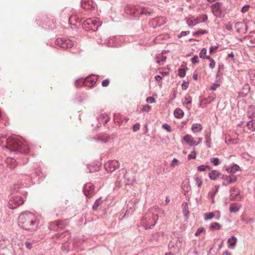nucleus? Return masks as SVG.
Masks as SVG:
<instances>
[{"mask_svg": "<svg viewBox=\"0 0 255 255\" xmlns=\"http://www.w3.org/2000/svg\"><path fill=\"white\" fill-rule=\"evenodd\" d=\"M38 224L36 216L29 211L23 212L20 213L18 216V226L26 231L30 232L36 231Z\"/></svg>", "mask_w": 255, "mask_h": 255, "instance_id": "1", "label": "nucleus"}, {"mask_svg": "<svg viewBox=\"0 0 255 255\" xmlns=\"http://www.w3.org/2000/svg\"><path fill=\"white\" fill-rule=\"evenodd\" d=\"M5 146L10 151L27 153L29 151L27 143L23 139L15 135L7 137Z\"/></svg>", "mask_w": 255, "mask_h": 255, "instance_id": "2", "label": "nucleus"}, {"mask_svg": "<svg viewBox=\"0 0 255 255\" xmlns=\"http://www.w3.org/2000/svg\"><path fill=\"white\" fill-rule=\"evenodd\" d=\"M202 141V137H197L195 139L191 135L187 134L183 137L182 142L192 146L198 145Z\"/></svg>", "mask_w": 255, "mask_h": 255, "instance_id": "3", "label": "nucleus"}, {"mask_svg": "<svg viewBox=\"0 0 255 255\" xmlns=\"http://www.w3.org/2000/svg\"><path fill=\"white\" fill-rule=\"evenodd\" d=\"M23 199L19 196H15L10 198L8 201V207L11 209L16 208L23 204Z\"/></svg>", "mask_w": 255, "mask_h": 255, "instance_id": "4", "label": "nucleus"}, {"mask_svg": "<svg viewBox=\"0 0 255 255\" xmlns=\"http://www.w3.org/2000/svg\"><path fill=\"white\" fill-rule=\"evenodd\" d=\"M55 44L62 48H70L73 46L72 41L65 38H57L55 41Z\"/></svg>", "mask_w": 255, "mask_h": 255, "instance_id": "5", "label": "nucleus"}, {"mask_svg": "<svg viewBox=\"0 0 255 255\" xmlns=\"http://www.w3.org/2000/svg\"><path fill=\"white\" fill-rule=\"evenodd\" d=\"M120 167V163L116 160H110L105 165V168L108 172H113Z\"/></svg>", "mask_w": 255, "mask_h": 255, "instance_id": "6", "label": "nucleus"}, {"mask_svg": "<svg viewBox=\"0 0 255 255\" xmlns=\"http://www.w3.org/2000/svg\"><path fill=\"white\" fill-rule=\"evenodd\" d=\"M98 77L96 75H91L87 77L82 83L86 86L92 87L96 83Z\"/></svg>", "mask_w": 255, "mask_h": 255, "instance_id": "7", "label": "nucleus"}, {"mask_svg": "<svg viewBox=\"0 0 255 255\" xmlns=\"http://www.w3.org/2000/svg\"><path fill=\"white\" fill-rule=\"evenodd\" d=\"M83 191L88 198H91L94 194V186L91 183H88L84 186Z\"/></svg>", "mask_w": 255, "mask_h": 255, "instance_id": "8", "label": "nucleus"}, {"mask_svg": "<svg viewBox=\"0 0 255 255\" xmlns=\"http://www.w3.org/2000/svg\"><path fill=\"white\" fill-rule=\"evenodd\" d=\"M84 25H89V28L95 31L101 24L97 20L89 18L84 21Z\"/></svg>", "mask_w": 255, "mask_h": 255, "instance_id": "9", "label": "nucleus"}, {"mask_svg": "<svg viewBox=\"0 0 255 255\" xmlns=\"http://www.w3.org/2000/svg\"><path fill=\"white\" fill-rule=\"evenodd\" d=\"M222 4L220 2H216L212 5V11L216 16L221 17L222 15Z\"/></svg>", "mask_w": 255, "mask_h": 255, "instance_id": "10", "label": "nucleus"}, {"mask_svg": "<svg viewBox=\"0 0 255 255\" xmlns=\"http://www.w3.org/2000/svg\"><path fill=\"white\" fill-rule=\"evenodd\" d=\"M240 191L238 188H232L230 190V198L231 200H240L241 199Z\"/></svg>", "mask_w": 255, "mask_h": 255, "instance_id": "11", "label": "nucleus"}, {"mask_svg": "<svg viewBox=\"0 0 255 255\" xmlns=\"http://www.w3.org/2000/svg\"><path fill=\"white\" fill-rule=\"evenodd\" d=\"M216 214H217L216 219H219L220 217V213L219 211H215L213 212H209L204 215V219L205 220H210L215 217Z\"/></svg>", "mask_w": 255, "mask_h": 255, "instance_id": "12", "label": "nucleus"}, {"mask_svg": "<svg viewBox=\"0 0 255 255\" xmlns=\"http://www.w3.org/2000/svg\"><path fill=\"white\" fill-rule=\"evenodd\" d=\"M223 179L227 184H229L235 182L237 181V177L235 175L232 174L229 176H224Z\"/></svg>", "mask_w": 255, "mask_h": 255, "instance_id": "13", "label": "nucleus"}, {"mask_svg": "<svg viewBox=\"0 0 255 255\" xmlns=\"http://www.w3.org/2000/svg\"><path fill=\"white\" fill-rule=\"evenodd\" d=\"M158 219V215H152V221L151 222L147 221V224H146L145 228L146 229L148 228H150L151 226H154L157 222Z\"/></svg>", "mask_w": 255, "mask_h": 255, "instance_id": "14", "label": "nucleus"}, {"mask_svg": "<svg viewBox=\"0 0 255 255\" xmlns=\"http://www.w3.org/2000/svg\"><path fill=\"white\" fill-rule=\"evenodd\" d=\"M6 163L7 164V166L10 169H14L17 166L16 161L13 158H7L6 159Z\"/></svg>", "mask_w": 255, "mask_h": 255, "instance_id": "15", "label": "nucleus"}, {"mask_svg": "<svg viewBox=\"0 0 255 255\" xmlns=\"http://www.w3.org/2000/svg\"><path fill=\"white\" fill-rule=\"evenodd\" d=\"M202 128V126L200 124H194L191 127V130L194 133L200 132Z\"/></svg>", "mask_w": 255, "mask_h": 255, "instance_id": "16", "label": "nucleus"}, {"mask_svg": "<svg viewBox=\"0 0 255 255\" xmlns=\"http://www.w3.org/2000/svg\"><path fill=\"white\" fill-rule=\"evenodd\" d=\"M237 243V239L235 236H232L231 238H229L228 240V244H229L228 247L231 249H233Z\"/></svg>", "mask_w": 255, "mask_h": 255, "instance_id": "17", "label": "nucleus"}, {"mask_svg": "<svg viewBox=\"0 0 255 255\" xmlns=\"http://www.w3.org/2000/svg\"><path fill=\"white\" fill-rule=\"evenodd\" d=\"M184 115L183 111L179 108H176L174 111V116L178 119L182 118Z\"/></svg>", "mask_w": 255, "mask_h": 255, "instance_id": "18", "label": "nucleus"}, {"mask_svg": "<svg viewBox=\"0 0 255 255\" xmlns=\"http://www.w3.org/2000/svg\"><path fill=\"white\" fill-rule=\"evenodd\" d=\"M186 22L189 26H193L198 24L196 18L191 17L186 19Z\"/></svg>", "mask_w": 255, "mask_h": 255, "instance_id": "19", "label": "nucleus"}, {"mask_svg": "<svg viewBox=\"0 0 255 255\" xmlns=\"http://www.w3.org/2000/svg\"><path fill=\"white\" fill-rule=\"evenodd\" d=\"M196 184L198 187H200L203 184V180L202 177L198 174H196L194 177Z\"/></svg>", "mask_w": 255, "mask_h": 255, "instance_id": "20", "label": "nucleus"}, {"mask_svg": "<svg viewBox=\"0 0 255 255\" xmlns=\"http://www.w3.org/2000/svg\"><path fill=\"white\" fill-rule=\"evenodd\" d=\"M219 173L216 170H213L209 173V176L212 180H216L219 176Z\"/></svg>", "mask_w": 255, "mask_h": 255, "instance_id": "21", "label": "nucleus"}, {"mask_svg": "<svg viewBox=\"0 0 255 255\" xmlns=\"http://www.w3.org/2000/svg\"><path fill=\"white\" fill-rule=\"evenodd\" d=\"M196 18L198 23H199L200 22H204L207 20L208 16L205 14H203L200 15L199 16L197 17Z\"/></svg>", "mask_w": 255, "mask_h": 255, "instance_id": "22", "label": "nucleus"}, {"mask_svg": "<svg viewBox=\"0 0 255 255\" xmlns=\"http://www.w3.org/2000/svg\"><path fill=\"white\" fill-rule=\"evenodd\" d=\"M240 169V167L235 164L233 165L231 167L227 169L228 173H235L236 172L238 171Z\"/></svg>", "mask_w": 255, "mask_h": 255, "instance_id": "23", "label": "nucleus"}, {"mask_svg": "<svg viewBox=\"0 0 255 255\" xmlns=\"http://www.w3.org/2000/svg\"><path fill=\"white\" fill-rule=\"evenodd\" d=\"M222 227V226L217 222H213L210 224V230H220Z\"/></svg>", "mask_w": 255, "mask_h": 255, "instance_id": "24", "label": "nucleus"}, {"mask_svg": "<svg viewBox=\"0 0 255 255\" xmlns=\"http://www.w3.org/2000/svg\"><path fill=\"white\" fill-rule=\"evenodd\" d=\"M247 127L252 131L255 130V121L251 120L247 123Z\"/></svg>", "mask_w": 255, "mask_h": 255, "instance_id": "25", "label": "nucleus"}, {"mask_svg": "<svg viewBox=\"0 0 255 255\" xmlns=\"http://www.w3.org/2000/svg\"><path fill=\"white\" fill-rule=\"evenodd\" d=\"M226 142L228 144H237L238 142V139L237 138L226 137Z\"/></svg>", "mask_w": 255, "mask_h": 255, "instance_id": "26", "label": "nucleus"}, {"mask_svg": "<svg viewBox=\"0 0 255 255\" xmlns=\"http://www.w3.org/2000/svg\"><path fill=\"white\" fill-rule=\"evenodd\" d=\"M208 32V31L206 30L199 29L196 32H195L193 33V35L194 36H198L201 34H204Z\"/></svg>", "mask_w": 255, "mask_h": 255, "instance_id": "27", "label": "nucleus"}, {"mask_svg": "<svg viewBox=\"0 0 255 255\" xmlns=\"http://www.w3.org/2000/svg\"><path fill=\"white\" fill-rule=\"evenodd\" d=\"M206 58L208 59L210 62L209 64L210 68H211V69H213L214 68H215L216 63L214 59L209 56H206Z\"/></svg>", "mask_w": 255, "mask_h": 255, "instance_id": "28", "label": "nucleus"}, {"mask_svg": "<svg viewBox=\"0 0 255 255\" xmlns=\"http://www.w3.org/2000/svg\"><path fill=\"white\" fill-rule=\"evenodd\" d=\"M166 57L161 56L157 57L156 62L159 63L160 65H162L164 62L166 61Z\"/></svg>", "mask_w": 255, "mask_h": 255, "instance_id": "29", "label": "nucleus"}, {"mask_svg": "<svg viewBox=\"0 0 255 255\" xmlns=\"http://www.w3.org/2000/svg\"><path fill=\"white\" fill-rule=\"evenodd\" d=\"M101 198L98 199L95 202L93 206V209L94 210H97L98 209V208L99 207V206L101 204Z\"/></svg>", "mask_w": 255, "mask_h": 255, "instance_id": "30", "label": "nucleus"}, {"mask_svg": "<svg viewBox=\"0 0 255 255\" xmlns=\"http://www.w3.org/2000/svg\"><path fill=\"white\" fill-rule=\"evenodd\" d=\"M7 138L6 137L5 134H0V144L3 145L4 142L6 143V139Z\"/></svg>", "mask_w": 255, "mask_h": 255, "instance_id": "31", "label": "nucleus"}, {"mask_svg": "<svg viewBox=\"0 0 255 255\" xmlns=\"http://www.w3.org/2000/svg\"><path fill=\"white\" fill-rule=\"evenodd\" d=\"M239 207L235 204L231 205L230 207V211L231 212H236L239 211Z\"/></svg>", "mask_w": 255, "mask_h": 255, "instance_id": "32", "label": "nucleus"}, {"mask_svg": "<svg viewBox=\"0 0 255 255\" xmlns=\"http://www.w3.org/2000/svg\"><path fill=\"white\" fill-rule=\"evenodd\" d=\"M214 191L213 192V193L210 192V193H209V196H210L211 198L213 200V202H214V195L218 191V186H215L214 187Z\"/></svg>", "mask_w": 255, "mask_h": 255, "instance_id": "33", "label": "nucleus"}, {"mask_svg": "<svg viewBox=\"0 0 255 255\" xmlns=\"http://www.w3.org/2000/svg\"><path fill=\"white\" fill-rule=\"evenodd\" d=\"M197 153L194 150L188 155V159H195L196 157Z\"/></svg>", "mask_w": 255, "mask_h": 255, "instance_id": "34", "label": "nucleus"}, {"mask_svg": "<svg viewBox=\"0 0 255 255\" xmlns=\"http://www.w3.org/2000/svg\"><path fill=\"white\" fill-rule=\"evenodd\" d=\"M158 23V25H160L165 23V19L164 17H158L155 19Z\"/></svg>", "mask_w": 255, "mask_h": 255, "instance_id": "35", "label": "nucleus"}, {"mask_svg": "<svg viewBox=\"0 0 255 255\" xmlns=\"http://www.w3.org/2000/svg\"><path fill=\"white\" fill-rule=\"evenodd\" d=\"M210 161L214 164V165L217 166L219 164V159L217 157L211 158Z\"/></svg>", "mask_w": 255, "mask_h": 255, "instance_id": "36", "label": "nucleus"}, {"mask_svg": "<svg viewBox=\"0 0 255 255\" xmlns=\"http://www.w3.org/2000/svg\"><path fill=\"white\" fill-rule=\"evenodd\" d=\"M140 12L141 14H150V11L148 8L142 7L141 8Z\"/></svg>", "mask_w": 255, "mask_h": 255, "instance_id": "37", "label": "nucleus"}, {"mask_svg": "<svg viewBox=\"0 0 255 255\" xmlns=\"http://www.w3.org/2000/svg\"><path fill=\"white\" fill-rule=\"evenodd\" d=\"M178 75L181 77H184L186 75V72L184 69H178Z\"/></svg>", "mask_w": 255, "mask_h": 255, "instance_id": "38", "label": "nucleus"}, {"mask_svg": "<svg viewBox=\"0 0 255 255\" xmlns=\"http://www.w3.org/2000/svg\"><path fill=\"white\" fill-rule=\"evenodd\" d=\"M203 232H204V228L203 227L199 228L195 233V235L198 237Z\"/></svg>", "mask_w": 255, "mask_h": 255, "instance_id": "39", "label": "nucleus"}, {"mask_svg": "<svg viewBox=\"0 0 255 255\" xmlns=\"http://www.w3.org/2000/svg\"><path fill=\"white\" fill-rule=\"evenodd\" d=\"M206 52L207 50L205 48H203L200 53V57L202 58H206V56H205V55L206 54Z\"/></svg>", "mask_w": 255, "mask_h": 255, "instance_id": "40", "label": "nucleus"}, {"mask_svg": "<svg viewBox=\"0 0 255 255\" xmlns=\"http://www.w3.org/2000/svg\"><path fill=\"white\" fill-rule=\"evenodd\" d=\"M178 164V160L176 158H174L171 161V166H172V167H175L176 166H177Z\"/></svg>", "mask_w": 255, "mask_h": 255, "instance_id": "41", "label": "nucleus"}, {"mask_svg": "<svg viewBox=\"0 0 255 255\" xmlns=\"http://www.w3.org/2000/svg\"><path fill=\"white\" fill-rule=\"evenodd\" d=\"M207 168H209V167L206 165H200L198 167V170L199 171H205L206 170Z\"/></svg>", "mask_w": 255, "mask_h": 255, "instance_id": "42", "label": "nucleus"}, {"mask_svg": "<svg viewBox=\"0 0 255 255\" xmlns=\"http://www.w3.org/2000/svg\"><path fill=\"white\" fill-rule=\"evenodd\" d=\"M162 128L166 129L168 132H171V128L169 125H168L167 124H164L162 125Z\"/></svg>", "mask_w": 255, "mask_h": 255, "instance_id": "43", "label": "nucleus"}, {"mask_svg": "<svg viewBox=\"0 0 255 255\" xmlns=\"http://www.w3.org/2000/svg\"><path fill=\"white\" fill-rule=\"evenodd\" d=\"M155 80L158 82V85L161 86L162 84V77L159 75L155 76Z\"/></svg>", "mask_w": 255, "mask_h": 255, "instance_id": "44", "label": "nucleus"}, {"mask_svg": "<svg viewBox=\"0 0 255 255\" xmlns=\"http://www.w3.org/2000/svg\"><path fill=\"white\" fill-rule=\"evenodd\" d=\"M110 84V80L107 79L104 81H103L102 83V85L103 87H107Z\"/></svg>", "mask_w": 255, "mask_h": 255, "instance_id": "45", "label": "nucleus"}, {"mask_svg": "<svg viewBox=\"0 0 255 255\" xmlns=\"http://www.w3.org/2000/svg\"><path fill=\"white\" fill-rule=\"evenodd\" d=\"M151 110V107L148 105H145L143 106L142 108V111H145L146 112H149Z\"/></svg>", "mask_w": 255, "mask_h": 255, "instance_id": "46", "label": "nucleus"}, {"mask_svg": "<svg viewBox=\"0 0 255 255\" xmlns=\"http://www.w3.org/2000/svg\"><path fill=\"white\" fill-rule=\"evenodd\" d=\"M146 102L149 103H153L155 102V99L152 97H148L146 98Z\"/></svg>", "mask_w": 255, "mask_h": 255, "instance_id": "47", "label": "nucleus"}, {"mask_svg": "<svg viewBox=\"0 0 255 255\" xmlns=\"http://www.w3.org/2000/svg\"><path fill=\"white\" fill-rule=\"evenodd\" d=\"M140 125L139 124H136L134 125L132 128L133 131L135 132L139 129Z\"/></svg>", "mask_w": 255, "mask_h": 255, "instance_id": "48", "label": "nucleus"}, {"mask_svg": "<svg viewBox=\"0 0 255 255\" xmlns=\"http://www.w3.org/2000/svg\"><path fill=\"white\" fill-rule=\"evenodd\" d=\"M104 119H105L104 123L106 124L110 121V118L107 114H104L102 115Z\"/></svg>", "mask_w": 255, "mask_h": 255, "instance_id": "49", "label": "nucleus"}, {"mask_svg": "<svg viewBox=\"0 0 255 255\" xmlns=\"http://www.w3.org/2000/svg\"><path fill=\"white\" fill-rule=\"evenodd\" d=\"M190 31H182L180 35H178V37L180 38L182 36H184L187 35V34H189Z\"/></svg>", "mask_w": 255, "mask_h": 255, "instance_id": "50", "label": "nucleus"}, {"mask_svg": "<svg viewBox=\"0 0 255 255\" xmlns=\"http://www.w3.org/2000/svg\"><path fill=\"white\" fill-rule=\"evenodd\" d=\"M76 20V17L75 16H71L69 18V23L72 24H75L74 23H73V20Z\"/></svg>", "mask_w": 255, "mask_h": 255, "instance_id": "51", "label": "nucleus"}, {"mask_svg": "<svg viewBox=\"0 0 255 255\" xmlns=\"http://www.w3.org/2000/svg\"><path fill=\"white\" fill-rule=\"evenodd\" d=\"M198 59V56H195L192 58L191 61L194 64L197 63L199 62Z\"/></svg>", "mask_w": 255, "mask_h": 255, "instance_id": "52", "label": "nucleus"}, {"mask_svg": "<svg viewBox=\"0 0 255 255\" xmlns=\"http://www.w3.org/2000/svg\"><path fill=\"white\" fill-rule=\"evenodd\" d=\"M219 86V84H216V83H215V84H213L212 85V86L211 87V90H212L214 91V90H215L217 89V88H218Z\"/></svg>", "mask_w": 255, "mask_h": 255, "instance_id": "53", "label": "nucleus"}, {"mask_svg": "<svg viewBox=\"0 0 255 255\" xmlns=\"http://www.w3.org/2000/svg\"><path fill=\"white\" fill-rule=\"evenodd\" d=\"M188 86V83L187 82H183L182 84V88L183 90H185L187 88Z\"/></svg>", "mask_w": 255, "mask_h": 255, "instance_id": "54", "label": "nucleus"}, {"mask_svg": "<svg viewBox=\"0 0 255 255\" xmlns=\"http://www.w3.org/2000/svg\"><path fill=\"white\" fill-rule=\"evenodd\" d=\"M218 48L217 46H212L210 48V53H212L214 52Z\"/></svg>", "mask_w": 255, "mask_h": 255, "instance_id": "55", "label": "nucleus"}, {"mask_svg": "<svg viewBox=\"0 0 255 255\" xmlns=\"http://www.w3.org/2000/svg\"><path fill=\"white\" fill-rule=\"evenodd\" d=\"M248 9H249V6H245L242 8L241 11L242 12L245 13V12H247L248 10Z\"/></svg>", "mask_w": 255, "mask_h": 255, "instance_id": "56", "label": "nucleus"}, {"mask_svg": "<svg viewBox=\"0 0 255 255\" xmlns=\"http://www.w3.org/2000/svg\"><path fill=\"white\" fill-rule=\"evenodd\" d=\"M25 246L28 249H30L32 247V245L30 242H26L25 243Z\"/></svg>", "mask_w": 255, "mask_h": 255, "instance_id": "57", "label": "nucleus"}, {"mask_svg": "<svg viewBox=\"0 0 255 255\" xmlns=\"http://www.w3.org/2000/svg\"><path fill=\"white\" fill-rule=\"evenodd\" d=\"M191 103V100L188 99V98H186L185 101L184 102V104H188Z\"/></svg>", "mask_w": 255, "mask_h": 255, "instance_id": "58", "label": "nucleus"}, {"mask_svg": "<svg viewBox=\"0 0 255 255\" xmlns=\"http://www.w3.org/2000/svg\"><path fill=\"white\" fill-rule=\"evenodd\" d=\"M160 73L162 75V76H165L168 75V72H160Z\"/></svg>", "mask_w": 255, "mask_h": 255, "instance_id": "59", "label": "nucleus"}, {"mask_svg": "<svg viewBox=\"0 0 255 255\" xmlns=\"http://www.w3.org/2000/svg\"><path fill=\"white\" fill-rule=\"evenodd\" d=\"M250 76H251V78L252 80H255V74H253V73H252L250 74Z\"/></svg>", "mask_w": 255, "mask_h": 255, "instance_id": "60", "label": "nucleus"}, {"mask_svg": "<svg viewBox=\"0 0 255 255\" xmlns=\"http://www.w3.org/2000/svg\"><path fill=\"white\" fill-rule=\"evenodd\" d=\"M61 223L62 221H57L55 222V224L58 226V227H59L61 225Z\"/></svg>", "mask_w": 255, "mask_h": 255, "instance_id": "61", "label": "nucleus"}, {"mask_svg": "<svg viewBox=\"0 0 255 255\" xmlns=\"http://www.w3.org/2000/svg\"><path fill=\"white\" fill-rule=\"evenodd\" d=\"M80 82H81L80 80L76 81V82H75L76 86L77 87H79V85Z\"/></svg>", "mask_w": 255, "mask_h": 255, "instance_id": "62", "label": "nucleus"}, {"mask_svg": "<svg viewBox=\"0 0 255 255\" xmlns=\"http://www.w3.org/2000/svg\"><path fill=\"white\" fill-rule=\"evenodd\" d=\"M193 78L195 79V80H197V78H198V75L197 74H194L193 75Z\"/></svg>", "mask_w": 255, "mask_h": 255, "instance_id": "63", "label": "nucleus"}, {"mask_svg": "<svg viewBox=\"0 0 255 255\" xmlns=\"http://www.w3.org/2000/svg\"><path fill=\"white\" fill-rule=\"evenodd\" d=\"M224 255H231V253L229 252V251H226L224 254Z\"/></svg>", "mask_w": 255, "mask_h": 255, "instance_id": "64", "label": "nucleus"}]
</instances>
